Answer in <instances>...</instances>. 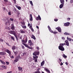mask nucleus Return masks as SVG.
Returning <instances> with one entry per match:
<instances>
[{
	"label": "nucleus",
	"mask_w": 73,
	"mask_h": 73,
	"mask_svg": "<svg viewBox=\"0 0 73 73\" xmlns=\"http://www.w3.org/2000/svg\"><path fill=\"white\" fill-rule=\"evenodd\" d=\"M30 16L31 17V18L30 19V21H33V18L32 17V14H30Z\"/></svg>",
	"instance_id": "obj_19"
},
{
	"label": "nucleus",
	"mask_w": 73,
	"mask_h": 73,
	"mask_svg": "<svg viewBox=\"0 0 73 73\" xmlns=\"http://www.w3.org/2000/svg\"><path fill=\"white\" fill-rule=\"evenodd\" d=\"M36 20H37V21H38V20H41V18L40 17V16L39 15H38V17H36Z\"/></svg>",
	"instance_id": "obj_9"
},
{
	"label": "nucleus",
	"mask_w": 73,
	"mask_h": 73,
	"mask_svg": "<svg viewBox=\"0 0 73 73\" xmlns=\"http://www.w3.org/2000/svg\"><path fill=\"white\" fill-rule=\"evenodd\" d=\"M58 32H57L56 31H54V32L53 34H56V33H57Z\"/></svg>",
	"instance_id": "obj_46"
},
{
	"label": "nucleus",
	"mask_w": 73,
	"mask_h": 73,
	"mask_svg": "<svg viewBox=\"0 0 73 73\" xmlns=\"http://www.w3.org/2000/svg\"><path fill=\"white\" fill-rule=\"evenodd\" d=\"M29 28H30V29L32 28V27L31 25H30L29 27Z\"/></svg>",
	"instance_id": "obj_55"
},
{
	"label": "nucleus",
	"mask_w": 73,
	"mask_h": 73,
	"mask_svg": "<svg viewBox=\"0 0 73 73\" xmlns=\"http://www.w3.org/2000/svg\"><path fill=\"white\" fill-rule=\"evenodd\" d=\"M31 29L32 32H34V30L33 29V28H32V29Z\"/></svg>",
	"instance_id": "obj_52"
},
{
	"label": "nucleus",
	"mask_w": 73,
	"mask_h": 73,
	"mask_svg": "<svg viewBox=\"0 0 73 73\" xmlns=\"http://www.w3.org/2000/svg\"><path fill=\"white\" fill-rule=\"evenodd\" d=\"M14 36H15V38H16L17 41H18L19 40V39H18V37H17V35H15Z\"/></svg>",
	"instance_id": "obj_33"
},
{
	"label": "nucleus",
	"mask_w": 73,
	"mask_h": 73,
	"mask_svg": "<svg viewBox=\"0 0 73 73\" xmlns=\"http://www.w3.org/2000/svg\"><path fill=\"white\" fill-rule=\"evenodd\" d=\"M40 54V52L39 51H35L34 52L33 54V55L34 56H36L37 55H39Z\"/></svg>",
	"instance_id": "obj_5"
},
{
	"label": "nucleus",
	"mask_w": 73,
	"mask_h": 73,
	"mask_svg": "<svg viewBox=\"0 0 73 73\" xmlns=\"http://www.w3.org/2000/svg\"><path fill=\"white\" fill-rule=\"evenodd\" d=\"M15 7H16L18 8V9H19V10H20V9H21V7H20V6H18L16 5L15 6Z\"/></svg>",
	"instance_id": "obj_23"
},
{
	"label": "nucleus",
	"mask_w": 73,
	"mask_h": 73,
	"mask_svg": "<svg viewBox=\"0 0 73 73\" xmlns=\"http://www.w3.org/2000/svg\"><path fill=\"white\" fill-rule=\"evenodd\" d=\"M20 12H19L18 13H17V16L18 17H19V15H20Z\"/></svg>",
	"instance_id": "obj_49"
},
{
	"label": "nucleus",
	"mask_w": 73,
	"mask_h": 73,
	"mask_svg": "<svg viewBox=\"0 0 73 73\" xmlns=\"http://www.w3.org/2000/svg\"><path fill=\"white\" fill-rule=\"evenodd\" d=\"M63 57L64 58H67V56L65 55L64 54H63Z\"/></svg>",
	"instance_id": "obj_34"
},
{
	"label": "nucleus",
	"mask_w": 73,
	"mask_h": 73,
	"mask_svg": "<svg viewBox=\"0 0 73 73\" xmlns=\"http://www.w3.org/2000/svg\"><path fill=\"white\" fill-rule=\"evenodd\" d=\"M64 35H70V33H68L66 32H65L64 33Z\"/></svg>",
	"instance_id": "obj_30"
},
{
	"label": "nucleus",
	"mask_w": 73,
	"mask_h": 73,
	"mask_svg": "<svg viewBox=\"0 0 73 73\" xmlns=\"http://www.w3.org/2000/svg\"><path fill=\"white\" fill-rule=\"evenodd\" d=\"M16 49H18V48L17 47H16V46L15 45H13L12 46V50L13 51L14 50H16Z\"/></svg>",
	"instance_id": "obj_8"
},
{
	"label": "nucleus",
	"mask_w": 73,
	"mask_h": 73,
	"mask_svg": "<svg viewBox=\"0 0 73 73\" xmlns=\"http://www.w3.org/2000/svg\"><path fill=\"white\" fill-rule=\"evenodd\" d=\"M64 3H62L59 6L60 8H62L64 7Z\"/></svg>",
	"instance_id": "obj_21"
},
{
	"label": "nucleus",
	"mask_w": 73,
	"mask_h": 73,
	"mask_svg": "<svg viewBox=\"0 0 73 73\" xmlns=\"http://www.w3.org/2000/svg\"><path fill=\"white\" fill-rule=\"evenodd\" d=\"M13 52L14 53L15 56H17V54H18V52L17 51L16 52L14 51H13Z\"/></svg>",
	"instance_id": "obj_18"
},
{
	"label": "nucleus",
	"mask_w": 73,
	"mask_h": 73,
	"mask_svg": "<svg viewBox=\"0 0 73 73\" xmlns=\"http://www.w3.org/2000/svg\"><path fill=\"white\" fill-rule=\"evenodd\" d=\"M60 2L61 3L63 4H64V3L65 2L64 0H60Z\"/></svg>",
	"instance_id": "obj_26"
},
{
	"label": "nucleus",
	"mask_w": 73,
	"mask_h": 73,
	"mask_svg": "<svg viewBox=\"0 0 73 73\" xmlns=\"http://www.w3.org/2000/svg\"><path fill=\"white\" fill-rule=\"evenodd\" d=\"M33 58L34 59H37L36 58H38V56H33Z\"/></svg>",
	"instance_id": "obj_35"
},
{
	"label": "nucleus",
	"mask_w": 73,
	"mask_h": 73,
	"mask_svg": "<svg viewBox=\"0 0 73 73\" xmlns=\"http://www.w3.org/2000/svg\"><path fill=\"white\" fill-rule=\"evenodd\" d=\"M14 12H15V13L16 14V13H19V12H20V11H19V10H17L15 8L14 9Z\"/></svg>",
	"instance_id": "obj_17"
},
{
	"label": "nucleus",
	"mask_w": 73,
	"mask_h": 73,
	"mask_svg": "<svg viewBox=\"0 0 73 73\" xmlns=\"http://www.w3.org/2000/svg\"><path fill=\"white\" fill-rule=\"evenodd\" d=\"M59 49V50H62V51H64L65 50V49L63 46H58Z\"/></svg>",
	"instance_id": "obj_2"
},
{
	"label": "nucleus",
	"mask_w": 73,
	"mask_h": 73,
	"mask_svg": "<svg viewBox=\"0 0 73 73\" xmlns=\"http://www.w3.org/2000/svg\"><path fill=\"white\" fill-rule=\"evenodd\" d=\"M22 48L23 49H24V48H25L24 46L23 45L22 46Z\"/></svg>",
	"instance_id": "obj_61"
},
{
	"label": "nucleus",
	"mask_w": 73,
	"mask_h": 73,
	"mask_svg": "<svg viewBox=\"0 0 73 73\" xmlns=\"http://www.w3.org/2000/svg\"><path fill=\"white\" fill-rule=\"evenodd\" d=\"M11 29H12V30H15V28L13 24H11Z\"/></svg>",
	"instance_id": "obj_12"
},
{
	"label": "nucleus",
	"mask_w": 73,
	"mask_h": 73,
	"mask_svg": "<svg viewBox=\"0 0 73 73\" xmlns=\"http://www.w3.org/2000/svg\"><path fill=\"white\" fill-rule=\"evenodd\" d=\"M60 46H64V45H66V44L65 43H60Z\"/></svg>",
	"instance_id": "obj_25"
},
{
	"label": "nucleus",
	"mask_w": 73,
	"mask_h": 73,
	"mask_svg": "<svg viewBox=\"0 0 73 73\" xmlns=\"http://www.w3.org/2000/svg\"><path fill=\"white\" fill-rule=\"evenodd\" d=\"M65 42H66V45L67 46H69V41L68 40H66L65 41Z\"/></svg>",
	"instance_id": "obj_14"
},
{
	"label": "nucleus",
	"mask_w": 73,
	"mask_h": 73,
	"mask_svg": "<svg viewBox=\"0 0 73 73\" xmlns=\"http://www.w3.org/2000/svg\"><path fill=\"white\" fill-rule=\"evenodd\" d=\"M20 57V55L19 56H17L15 59V60H14V63H16V62H17L18 61H19V57Z\"/></svg>",
	"instance_id": "obj_3"
},
{
	"label": "nucleus",
	"mask_w": 73,
	"mask_h": 73,
	"mask_svg": "<svg viewBox=\"0 0 73 73\" xmlns=\"http://www.w3.org/2000/svg\"><path fill=\"white\" fill-rule=\"evenodd\" d=\"M54 21H58V19H54Z\"/></svg>",
	"instance_id": "obj_58"
},
{
	"label": "nucleus",
	"mask_w": 73,
	"mask_h": 73,
	"mask_svg": "<svg viewBox=\"0 0 73 73\" xmlns=\"http://www.w3.org/2000/svg\"><path fill=\"white\" fill-rule=\"evenodd\" d=\"M21 26H22V27L23 28V29H26L27 28V26H21Z\"/></svg>",
	"instance_id": "obj_29"
},
{
	"label": "nucleus",
	"mask_w": 73,
	"mask_h": 73,
	"mask_svg": "<svg viewBox=\"0 0 73 73\" xmlns=\"http://www.w3.org/2000/svg\"><path fill=\"white\" fill-rule=\"evenodd\" d=\"M12 73V72L10 71V72H7V73Z\"/></svg>",
	"instance_id": "obj_62"
},
{
	"label": "nucleus",
	"mask_w": 73,
	"mask_h": 73,
	"mask_svg": "<svg viewBox=\"0 0 73 73\" xmlns=\"http://www.w3.org/2000/svg\"><path fill=\"white\" fill-rule=\"evenodd\" d=\"M10 19L11 21H13L14 20V19L13 18H10Z\"/></svg>",
	"instance_id": "obj_40"
},
{
	"label": "nucleus",
	"mask_w": 73,
	"mask_h": 73,
	"mask_svg": "<svg viewBox=\"0 0 73 73\" xmlns=\"http://www.w3.org/2000/svg\"><path fill=\"white\" fill-rule=\"evenodd\" d=\"M9 33L11 34H12V35H13L14 36H15L16 35V33L15 32L13 31H10L9 32Z\"/></svg>",
	"instance_id": "obj_11"
},
{
	"label": "nucleus",
	"mask_w": 73,
	"mask_h": 73,
	"mask_svg": "<svg viewBox=\"0 0 73 73\" xmlns=\"http://www.w3.org/2000/svg\"><path fill=\"white\" fill-rule=\"evenodd\" d=\"M62 40H65V37H62Z\"/></svg>",
	"instance_id": "obj_63"
},
{
	"label": "nucleus",
	"mask_w": 73,
	"mask_h": 73,
	"mask_svg": "<svg viewBox=\"0 0 73 73\" xmlns=\"http://www.w3.org/2000/svg\"><path fill=\"white\" fill-rule=\"evenodd\" d=\"M11 58H14V56H12L11 57Z\"/></svg>",
	"instance_id": "obj_59"
},
{
	"label": "nucleus",
	"mask_w": 73,
	"mask_h": 73,
	"mask_svg": "<svg viewBox=\"0 0 73 73\" xmlns=\"http://www.w3.org/2000/svg\"><path fill=\"white\" fill-rule=\"evenodd\" d=\"M45 70L46 71V72H48V73H50V72L49 70L48 69H46Z\"/></svg>",
	"instance_id": "obj_28"
},
{
	"label": "nucleus",
	"mask_w": 73,
	"mask_h": 73,
	"mask_svg": "<svg viewBox=\"0 0 73 73\" xmlns=\"http://www.w3.org/2000/svg\"><path fill=\"white\" fill-rule=\"evenodd\" d=\"M36 49H37V50H39L40 49V48L38 46L36 47Z\"/></svg>",
	"instance_id": "obj_60"
},
{
	"label": "nucleus",
	"mask_w": 73,
	"mask_h": 73,
	"mask_svg": "<svg viewBox=\"0 0 73 73\" xmlns=\"http://www.w3.org/2000/svg\"><path fill=\"white\" fill-rule=\"evenodd\" d=\"M28 44L30 46H31V45H33V43L31 40H29Z\"/></svg>",
	"instance_id": "obj_4"
},
{
	"label": "nucleus",
	"mask_w": 73,
	"mask_h": 73,
	"mask_svg": "<svg viewBox=\"0 0 73 73\" xmlns=\"http://www.w3.org/2000/svg\"><path fill=\"white\" fill-rule=\"evenodd\" d=\"M11 12H8V15H11Z\"/></svg>",
	"instance_id": "obj_50"
},
{
	"label": "nucleus",
	"mask_w": 73,
	"mask_h": 73,
	"mask_svg": "<svg viewBox=\"0 0 73 73\" xmlns=\"http://www.w3.org/2000/svg\"><path fill=\"white\" fill-rule=\"evenodd\" d=\"M0 62H1V63L2 64H3L4 65H5V62L3 61V60H1Z\"/></svg>",
	"instance_id": "obj_24"
},
{
	"label": "nucleus",
	"mask_w": 73,
	"mask_h": 73,
	"mask_svg": "<svg viewBox=\"0 0 73 73\" xmlns=\"http://www.w3.org/2000/svg\"><path fill=\"white\" fill-rule=\"evenodd\" d=\"M3 1H5V2L6 3H7V2H8V1L7 0H3Z\"/></svg>",
	"instance_id": "obj_57"
},
{
	"label": "nucleus",
	"mask_w": 73,
	"mask_h": 73,
	"mask_svg": "<svg viewBox=\"0 0 73 73\" xmlns=\"http://www.w3.org/2000/svg\"><path fill=\"white\" fill-rule=\"evenodd\" d=\"M6 44L7 45H8V46H9V43H6Z\"/></svg>",
	"instance_id": "obj_56"
},
{
	"label": "nucleus",
	"mask_w": 73,
	"mask_h": 73,
	"mask_svg": "<svg viewBox=\"0 0 73 73\" xmlns=\"http://www.w3.org/2000/svg\"><path fill=\"white\" fill-rule=\"evenodd\" d=\"M48 28L49 31L51 29L50 28V26H48Z\"/></svg>",
	"instance_id": "obj_41"
},
{
	"label": "nucleus",
	"mask_w": 73,
	"mask_h": 73,
	"mask_svg": "<svg viewBox=\"0 0 73 73\" xmlns=\"http://www.w3.org/2000/svg\"><path fill=\"white\" fill-rule=\"evenodd\" d=\"M6 63L7 64V65H8L9 64V62H6Z\"/></svg>",
	"instance_id": "obj_43"
},
{
	"label": "nucleus",
	"mask_w": 73,
	"mask_h": 73,
	"mask_svg": "<svg viewBox=\"0 0 73 73\" xmlns=\"http://www.w3.org/2000/svg\"><path fill=\"white\" fill-rule=\"evenodd\" d=\"M6 52H7V53H9V55L10 56H12V54H11V52L10 51V50H9L8 49H7L6 50Z\"/></svg>",
	"instance_id": "obj_7"
},
{
	"label": "nucleus",
	"mask_w": 73,
	"mask_h": 73,
	"mask_svg": "<svg viewBox=\"0 0 73 73\" xmlns=\"http://www.w3.org/2000/svg\"><path fill=\"white\" fill-rule=\"evenodd\" d=\"M11 38L13 40V41H15V38L13 37V36H11Z\"/></svg>",
	"instance_id": "obj_37"
},
{
	"label": "nucleus",
	"mask_w": 73,
	"mask_h": 73,
	"mask_svg": "<svg viewBox=\"0 0 73 73\" xmlns=\"http://www.w3.org/2000/svg\"><path fill=\"white\" fill-rule=\"evenodd\" d=\"M45 64V61H43L41 63V66H44V65Z\"/></svg>",
	"instance_id": "obj_20"
},
{
	"label": "nucleus",
	"mask_w": 73,
	"mask_h": 73,
	"mask_svg": "<svg viewBox=\"0 0 73 73\" xmlns=\"http://www.w3.org/2000/svg\"><path fill=\"white\" fill-rule=\"evenodd\" d=\"M3 11L5 10V7H3Z\"/></svg>",
	"instance_id": "obj_64"
},
{
	"label": "nucleus",
	"mask_w": 73,
	"mask_h": 73,
	"mask_svg": "<svg viewBox=\"0 0 73 73\" xmlns=\"http://www.w3.org/2000/svg\"><path fill=\"white\" fill-rule=\"evenodd\" d=\"M67 20H68V21H69V20H70V18H68L67 19Z\"/></svg>",
	"instance_id": "obj_47"
},
{
	"label": "nucleus",
	"mask_w": 73,
	"mask_h": 73,
	"mask_svg": "<svg viewBox=\"0 0 73 73\" xmlns=\"http://www.w3.org/2000/svg\"><path fill=\"white\" fill-rule=\"evenodd\" d=\"M70 24V23L69 22H67L64 23V26H65V27H68Z\"/></svg>",
	"instance_id": "obj_10"
},
{
	"label": "nucleus",
	"mask_w": 73,
	"mask_h": 73,
	"mask_svg": "<svg viewBox=\"0 0 73 73\" xmlns=\"http://www.w3.org/2000/svg\"><path fill=\"white\" fill-rule=\"evenodd\" d=\"M27 41L28 38H26L25 40H23V39L22 40L21 42H22V44L25 45V46L26 47H27V48L29 49H33V48L29 46H28V44H25V43L27 42Z\"/></svg>",
	"instance_id": "obj_1"
},
{
	"label": "nucleus",
	"mask_w": 73,
	"mask_h": 73,
	"mask_svg": "<svg viewBox=\"0 0 73 73\" xmlns=\"http://www.w3.org/2000/svg\"><path fill=\"white\" fill-rule=\"evenodd\" d=\"M0 55H5L6 54V52H0Z\"/></svg>",
	"instance_id": "obj_16"
},
{
	"label": "nucleus",
	"mask_w": 73,
	"mask_h": 73,
	"mask_svg": "<svg viewBox=\"0 0 73 73\" xmlns=\"http://www.w3.org/2000/svg\"><path fill=\"white\" fill-rule=\"evenodd\" d=\"M31 38L34 39V40H36V39L35 36H34V35L33 34H32L31 35Z\"/></svg>",
	"instance_id": "obj_22"
},
{
	"label": "nucleus",
	"mask_w": 73,
	"mask_h": 73,
	"mask_svg": "<svg viewBox=\"0 0 73 73\" xmlns=\"http://www.w3.org/2000/svg\"><path fill=\"white\" fill-rule=\"evenodd\" d=\"M59 61H60V62H61V61H62V60L60 58H59Z\"/></svg>",
	"instance_id": "obj_54"
},
{
	"label": "nucleus",
	"mask_w": 73,
	"mask_h": 73,
	"mask_svg": "<svg viewBox=\"0 0 73 73\" xmlns=\"http://www.w3.org/2000/svg\"><path fill=\"white\" fill-rule=\"evenodd\" d=\"M21 24L23 25H25V23L24 22H21Z\"/></svg>",
	"instance_id": "obj_39"
},
{
	"label": "nucleus",
	"mask_w": 73,
	"mask_h": 73,
	"mask_svg": "<svg viewBox=\"0 0 73 73\" xmlns=\"http://www.w3.org/2000/svg\"><path fill=\"white\" fill-rule=\"evenodd\" d=\"M56 29H57V30H58L59 32H60V33H61V28L60 27H56Z\"/></svg>",
	"instance_id": "obj_6"
},
{
	"label": "nucleus",
	"mask_w": 73,
	"mask_h": 73,
	"mask_svg": "<svg viewBox=\"0 0 73 73\" xmlns=\"http://www.w3.org/2000/svg\"><path fill=\"white\" fill-rule=\"evenodd\" d=\"M12 1L14 4H16V0H12Z\"/></svg>",
	"instance_id": "obj_38"
},
{
	"label": "nucleus",
	"mask_w": 73,
	"mask_h": 73,
	"mask_svg": "<svg viewBox=\"0 0 73 73\" xmlns=\"http://www.w3.org/2000/svg\"><path fill=\"white\" fill-rule=\"evenodd\" d=\"M2 68L5 69H7V66H2Z\"/></svg>",
	"instance_id": "obj_27"
},
{
	"label": "nucleus",
	"mask_w": 73,
	"mask_h": 73,
	"mask_svg": "<svg viewBox=\"0 0 73 73\" xmlns=\"http://www.w3.org/2000/svg\"><path fill=\"white\" fill-rule=\"evenodd\" d=\"M73 2V0H70V3L71 4Z\"/></svg>",
	"instance_id": "obj_45"
},
{
	"label": "nucleus",
	"mask_w": 73,
	"mask_h": 73,
	"mask_svg": "<svg viewBox=\"0 0 73 73\" xmlns=\"http://www.w3.org/2000/svg\"><path fill=\"white\" fill-rule=\"evenodd\" d=\"M37 61V59H35V62H36Z\"/></svg>",
	"instance_id": "obj_44"
},
{
	"label": "nucleus",
	"mask_w": 73,
	"mask_h": 73,
	"mask_svg": "<svg viewBox=\"0 0 73 73\" xmlns=\"http://www.w3.org/2000/svg\"><path fill=\"white\" fill-rule=\"evenodd\" d=\"M0 41H1V42H3V40L1 38H0Z\"/></svg>",
	"instance_id": "obj_48"
},
{
	"label": "nucleus",
	"mask_w": 73,
	"mask_h": 73,
	"mask_svg": "<svg viewBox=\"0 0 73 73\" xmlns=\"http://www.w3.org/2000/svg\"><path fill=\"white\" fill-rule=\"evenodd\" d=\"M2 21H5V19H2Z\"/></svg>",
	"instance_id": "obj_53"
},
{
	"label": "nucleus",
	"mask_w": 73,
	"mask_h": 73,
	"mask_svg": "<svg viewBox=\"0 0 73 73\" xmlns=\"http://www.w3.org/2000/svg\"><path fill=\"white\" fill-rule=\"evenodd\" d=\"M9 24V22H6L5 25H7V24Z\"/></svg>",
	"instance_id": "obj_51"
},
{
	"label": "nucleus",
	"mask_w": 73,
	"mask_h": 73,
	"mask_svg": "<svg viewBox=\"0 0 73 73\" xmlns=\"http://www.w3.org/2000/svg\"><path fill=\"white\" fill-rule=\"evenodd\" d=\"M49 31L50 32H51V33H53L54 32L53 31H52V30L51 29Z\"/></svg>",
	"instance_id": "obj_42"
},
{
	"label": "nucleus",
	"mask_w": 73,
	"mask_h": 73,
	"mask_svg": "<svg viewBox=\"0 0 73 73\" xmlns=\"http://www.w3.org/2000/svg\"><path fill=\"white\" fill-rule=\"evenodd\" d=\"M20 32L21 33H25V31L22 30L20 31Z\"/></svg>",
	"instance_id": "obj_31"
},
{
	"label": "nucleus",
	"mask_w": 73,
	"mask_h": 73,
	"mask_svg": "<svg viewBox=\"0 0 73 73\" xmlns=\"http://www.w3.org/2000/svg\"><path fill=\"white\" fill-rule=\"evenodd\" d=\"M40 70V68H38L37 69V71L35 72L34 73H41Z\"/></svg>",
	"instance_id": "obj_15"
},
{
	"label": "nucleus",
	"mask_w": 73,
	"mask_h": 73,
	"mask_svg": "<svg viewBox=\"0 0 73 73\" xmlns=\"http://www.w3.org/2000/svg\"><path fill=\"white\" fill-rule=\"evenodd\" d=\"M18 70L20 71H21V72H22L23 71V68L20 67V66H19L18 67Z\"/></svg>",
	"instance_id": "obj_13"
},
{
	"label": "nucleus",
	"mask_w": 73,
	"mask_h": 73,
	"mask_svg": "<svg viewBox=\"0 0 73 73\" xmlns=\"http://www.w3.org/2000/svg\"><path fill=\"white\" fill-rule=\"evenodd\" d=\"M29 2L31 5H32V6L33 5V3H32V1H29Z\"/></svg>",
	"instance_id": "obj_36"
},
{
	"label": "nucleus",
	"mask_w": 73,
	"mask_h": 73,
	"mask_svg": "<svg viewBox=\"0 0 73 73\" xmlns=\"http://www.w3.org/2000/svg\"><path fill=\"white\" fill-rule=\"evenodd\" d=\"M67 40H68L69 41H71L72 40V39L68 37H67Z\"/></svg>",
	"instance_id": "obj_32"
}]
</instances>
